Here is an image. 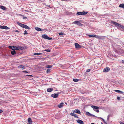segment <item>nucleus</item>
<instances>
[{
  "label": "nucleus",
  "mask_w": 124,
  "mask_h": 124,
  "mask_svg": "<svg viewBox=\"0 0 124 124\" xmlns=\"http://www.w3.org/2000/svg\"><path fill=\"white\" fill-rule=\"evenodd\" d=\"M111 23L114 24L116 26L118 27H120L122 29L124 30V26L123 25H121L117 23L114 21H112L111 22Z\"/></svg>",
  "instance_id": "obj_1"
},
{
  "label": "nucleus",
  "mask_w": 124,
  "mask_h": 124,
  "mask_svg": "<svg viewBox=\"0 0 124 124\" xmlns=\"http://www.w3.org/2000/svg\"><path fill=\"white\" fill-rule=\"evenodd\" d=\"M115 51L116 53L117 54H122L123 53V51L122 49H119L118 50L115 49L114 50Z\"/></svg>",
  "instance_id": "obj_2"
},
{
  "label": "nucleus",
  "mask_w": 124,
  "mask_h": 124,
  "mask_svg": "<svg viewBox=\"0 0 124 124\" xmlns=\"http://www.w3.org/2000/svg\"><path fill=\"white\" fill-rule=\"evenodd\" d=\"M42 37L44 39L48 40H51L52 39L49 38L46 34H44L42 35Z\"/></svg>",
  "instance_id": "obj_3"
},
{
  "label": "nucleus",
  "mask_w": 124,
  "mask_h": 124,
  "mask_svg": "<svg viewBox=\"0 0 124 124\" xmlns=\"http://www.w3.org/2000/svg\"><path fill=\"white\" fill-rule=\"evenodd\" d=\"M8 47L9 49H11L13 50H19V48L18 47L15 46H9Z\"/></svg>",
  "instance_id": "obj_4"
},
{
  "label": "nucleus",
  "mask_w": 124,
  "mask_h": 124,
  "mask_svg": "<svg viewBox=\"0 0 124 124\" xmlns=\"http://www.w3.org/2000/svg\"><path fill=\"white\" fill-rule=\"evenodd\" d=\"M87 13V12L83 11L81 12H78L76 14H77L79 15H82L86 14Z\"/></svg>",
  "instance_id": "obj_5"
},
{
  "label": "nucleus",
  "mask_w": 124,
  "mask_h": 124,
  "mask_svg": "<svg viewBox=\"0 0 124 124\" xmlns=\"http://www.w3.org/2000/svg\"><path fill=\"white\" fill-rule=\"evenodd\" d=\"M75 48L77 49H79L81 48V46L78 43H76L75 44Z\"/></svg>",
  "instance_id": "obj_6"
},
{
  "label": "nucleus",
  "mask_w": 124,
  "mask_h": 124,
  "mask_svg": "<svg viewBox=\"0 0 124 124\" xmlns=\"http://www.w3.org/2000/svg\"><path fill=\"white\" fill-rule=\"evenodd\" d=\"M59 94V93H58L57 94L54 93L52 94H51V96L54 98H57L58 97Z\"/></svg>",
  "instance_id": "obj_7"
},
{
  "label": "nucleus",
  "mask_w": 124,
  "mask_h": 124,
  "mask_svg": "<svg viewBox=\"0 0 124 124\" xmlns=\"http://www.w3.org/2000/svg\"><path fill=\"white\" fill-rule=\"evenodd\" d=\"M35 29L37 31H44L45 30V29H41L40 28L38 27H36L35 28Z\"/></svg>",
  "instance_id": "obj_8"
},
{
  "label": "nucleus",
  "mask_w": 124,
  "mask_h": 124,
  "mask_svg": "<svg viewBox=\"0 0 124 124\" xmlns=\"http://www.w3.org/2000/svg\"><path fill=\"white\" fill-rule=\"evenodd\" d=\"M0 28L7 30L9 28H8L7 26H0Z\"/></svg>",
  "instance_id": "obj_9"
},
{
  "label": "nucleus",
  "mask_w": 124,
  "mask_h": 124,
  "mask_svg": "<svg viewBox=\"0 0 124 124\" xmlns=\"http://www.w3.org/2000/svg\"><path fill=\"white\" fill-rule=\"evenodd\" d=\"M110 68L108 67H107L105 68L103 70V72H107L110 70Z\"/></svg>",
  "instance_id": "obj_10"
},
{
  "label": "nucleus",
  "mask_w": 124,
  "mask_h": 124,
  "mask_svg": "<svg viewBox=\"0 0 124 124\" xmlns=\"http://www.w3.org/2000/svg\"><path fill=\"white\" fill-rule=\"evenodd\" d=\"M74 23H75L77 24L78 25L81 26L82 25V24L79 21H75Z\"/></svg>",
  "instance_id": "obj_11"
},
{
  "label": "nucleus",
  "mask_w": 124,
  "mask_h": 124,
  "mask_svg": "<svg viewBox=\"0 0 124 124\" xmlns=\"http://www.w3.org/2000/svg\"><path fill=\"white\" fill-rule=\"evenodd\" d=\"M74 113H78L80 114H81V112L78 109H75L74 111H73Z\"/></svg>",
  "instance_id": "obj_12"
},
{
  "label": "nucleus",
  "mask_w": 124,
  "mask_h": 124,
  "mask_svg": "<svg viewBox=\"0 0 124 124\" xmlns=\"http://www.w3.org/2000/svg\"><path fill=\"white\" fill-rule=\"evenodd\" d=\"M77 121L78 123L80 124H84L83 122L82 121L78 119L77 120Z\"/></svg>",
  "instance_id": "obj_13"
},
{
  "label": "nucleus",
  "mask_w": 124,
  "mask_h": 124,
  "mask_svg": "<svg viewBox=\"0 0 124 124\" xmlns=\"http://www.w3.org/2000/svg\"><path fill=\"white\" fill-rule=\"evenodd\" d=\"M70 115L72 116H73L77 118H78V117L77 115L72 113H71Z\"/></svg>",
  "instance_id": "obj_14"
},
{
  "label": "nucleus",
  "mask_w": 124,
  "mask_h": 124,
  "mask_svg": "<svg viewBox=\"0 0 124 124\" xmlns=\"http://www.w3.org/2000/svg\"><path fill=\"white\" fill-rule=\"evenodd\" d=\"M102 36H99L98 35H96V36H95V38H96L98 39H102Z\"/></svg>",
  "instance_id": "obj_15"
},
{
  "label": "nucleus",
  "mask_w": 124,
  "mask_h": 124,
  "mask_svg": "<svg viewBox=\"0 0 124 124\" xmlns=\"http://www.w3.org/2000/svg\"><path fill=\"white\" fill-rule=\"evenodd\" d=\"M0 8H1L4 10L7 9L6 8L3 6L0 5Z\"/></svg>",
  "instance_id": "obj_16"
},
{
  "label": "nucleus",
  "mask_w": 124,
  "mask_h": 124,
  "mask_svg": "<svg viewBox=\"0 0 124 124\" xmlns=\"http://www.w3.org/2000/svg\"><path fill=\"white\" fill-rule=\"evenodd\" d=\"M63 104L64 103H61L59 105H58V107L60 108H62L63 106Z\"/></svg>",
  "instance_id": "obj_17"
},
{
  "label": "nucleus",
  "mask_w": 124,
  "mask_h": 124,
  "mask_svg": "<svg viewBox=\"0 0 124 124\" xmlns=\"http://www.w3.org/2000/svg\"><path fill=\"white\" fill-rule=\"evenodd\" d=\"M17 23L21 27L23 28L24 24H23L22 23H20L19 22H17Z\"/></svg>",
  "instance_id": "obj_18"
},
{
  "label": "nucleus",
  "mask_w": 124,
  "mask_h": 124,
  "mask_svg": "<svg viewBox=\"0 0 124 124\" xmlns=\"http://www.w3.org/2000/svg\"><path fill=\"white\" fill-rule=\"evenodd\" d=\"M91 107L93 108L94 109H98L99 108V107H98L93 105L91 106Z\"/></svg>",
  "instance_id": "obj_19"
},
{
  "label": "nucleus",
  "mask_w": 124,
  "mask_h": 124,
  "mask_svg": "<svg viewBox=\"0 0 124 124\" xmlns=\"http://www.w3.org/2000/svg\"><path fill=\"white\" fill-rule=\"evenodd\" d=\"M28 122L29 123H32V122L31 119L30 117H29L28 118Z\"/></svg>",
  "instance_id": "obj_20"
},
{
  "label": "nucleus",
  "mask_w": 124,
  "mask_h": 124,
  "mask_svg": "<svg viewBox=\"0 0 124 124\" xmlns=\"http://www.w3.org/2000/svg\"><path fill=\"white\" fill-rule=\"evenodd\" d=\"M53 90V88H48L47 89V91L48 92H51Z\"/></svg>",
  "instance_id": "obj_21"
},
{
  "label": "nucleus",
  "mask_w": 124,
  "mask_h": 124,
  "mask_svg": "<svg viewBox=\"0 0 124 124\" xmlns=\"http://www.w3.org/2000/svg\"><path fill=\"white\" fill-rule=\"evenodd\" d=\"M115 91L116 92L120 93L123 94V92L119 90H115Z\"/></svg>",
  "instance_id": "obj_22"
},
{
  "label": "nucleus",
  "mask_w": 124,
  "mask_h": 124,
  "mask_svg": "<svg viewBox=\"0 0 124 124\" xmlns=\"http://www.w3.org/2000/svg\"><path fill=\"white\" fill-rule=\"evenodd\" d=\"M23 28H24L25 29L29 30L30 29V28L27 25H24Z\"/></svg>",
  "instance_id": "obj_23"
},
{
  "label": "nucleus",
  "mask_w": 124,
  "mask_h": 124,
  "mask_svg": "<svg viewBox=\"0 0 124 124\" xmlns=\"http://www.w3.org/2000/svg\"><path fill=\"white\" fill-rule=\"evenodd\" d=\"M119 7L120 8H122L124 9V4H120L119 6Z\"/></svg>",
  "instance_id": "obj_24"
},
{
  "label": "nucleus",
  "mask_w": 124,
  "mask_h": 124,
  "mask_svg": "<svg viewBox=\"0 0 124 124\" xmlns=\"http://www.w3.org/2000/svg\"><path fill=\"white\" fill-rule=\"evenodd\" d=\"M11 53L12 55H14L16 54V52L15 50H13L11 52Z\"/></svg>",
  "instance_id": "obj_25"
},
{
  "label": "nucleus",
  "mask_w": 124,
  "mask_h": 124,
  "mask_svg": "<svg viewBox=\"0 0 124 124\" xmlns=\"http://www.w3.org/2000/svg\"><path fill=\"white\" fill-rule=\"evenodd\" d=\"M86 114L89 116H92V114H91L89 112H86Z\"/></svg>",
  "instance_id": "obj_26"
},
{
  "label": "nucleus",
  "mask_w": 124,
  "mask_h": 124,
  "mask_svg": "<svg viewBox=\"0 0 124 124\" xmlns=\"http://www.w3.org/2000/svg\"><path fill=\"white\" fill-rule=\"evenodd\" d=\"M88 36L91 37H95V35H88Z\"/></svg>",
  "instance_id": "obj_27"
},
{
  "label": "nucleus",
  "mask_w": 124,
  "mask_h": 124,
  "mask_svg": "<svg viewBox=\"0 0 124 124\" xmlns=\"http://www.w3.org/2000/svg\"><path fill=\"white\" fill-rule=\"evenodd\" d=\"M42 54V53H35L34 54L35 55H41Z\"/></svg>",
  "instance_id": "obj_28"
},
{
  "label": "nucleus",
  "mask_w": 124,
  "mask_h": 124,
  "mask_svg": "<svg viewBox=\"0 0 124 124\" xmlns=\"http://www.w3.org/2000/svg\"><path fill=\"white\" fill-rule=\"evenodd\" d=\"M20 68H21L24 69L25 68V67L23 65H20Z\"/></svg>",
  "instance_id": "obj_29"
},
{
  "label": "nucleus",
  "mask_w": 124,
  "mask_h": 124,
  "mask_svg": "<svg viewBox=\"0 0 124 124\" xmlns=\"http://www.w3.org/2000/svg\"><path fill=\"white\" fill-rule=\"evenodd\" d=\"M52 65H47L46 66V68H52Z\"/></svg>",
  "instance_id": "obj_30"
},
{
  "label": "nucleus",
  "mask_w": 124,
  "mask_h": 124,
  "mask_svg": "<svg viewBox=\"0 0 124 124\" xmlns=\"http://www.w3.org/2000/svg\"><path fill=\"white\" fill-rule=\"evenodd\" d=\"M19 49H20L23 50V47L22 46H19L18 47Z\"/></svg>",
  "instance_id": "obj_31"
},
{
  "label": "nucleus",
  "mask_w": 124,
  "mask_h": 124,
  "mask_svg": "<svg viewBox=\"0 0 124 124\" xmlns=\"http://www.w3.org/2000/svg\"><path fill=\"white\" fill-rule=\"evenodd\" d=\"M73 81L75 82H77L78 81V79H73Z\"/></svg>",
  "instance_id": "obj_32"
},
{
  "label": "nucleus",
  "mask_w": 124,
  "mask_h": 124,
  "mask_svg": "<svg viewBox=\"0 0 124 124\" xmlns=\"http://www.w3.org/2000/svg\"><path fill=\"white\" fill-rule=\"evenodd\" d=\"M45 51H46L47 52H50V50L48 49H45L44 50Z\"/></svg>",
  "instance_id": "obj_33"
},
{
  "label": "nucleus",
  "mask_w": 124,
  "mask_h": 124,
  "mask_svg": "<svg viewBox=\"0 0 124 124\" xmlns=\"http://www.w3.org/2000/svg\"><path fill=\"white\" fill-rule=\"evenodd\" d=\"M28 34V33L27 32V31L26 30H25L24 31V34L25 35V34Z\"/></svg>",
  "instance_id": "obj_34"
},
{
  "label": "nucleus",
  "mask_w": 124,
  "mask_h": 124,
  "mask_svg": "<svg viewBox=\"0 0 124 124\" xmlns=\"http://www.w3.org/2000/svg\"><path fill=\"white\" fill-rule=\"evenodd\" d=\"M90 69H88L86 71V72H88L90 71Z\"/></svg>",
  "instance_id": "obj_35"
},
{
  "label": "nucleus",
  "mask_w": 124,
  "mask_h": 124,
  "mask_svg": "<svg viewBox=\"0 0 124 124\" xmlns=\"http://www.w3.org/2000/svg\"><path fill=\"white\" fill-rule=\"evenodd\" d=\"M63 32H60L59 33V34L60 35H63Z\"/></svg>",
  "instance_id": "obj_36"
},
{
  "label": "nucleus",
  "mask_w": 124,
  "mask_h": 124,
  "mask_svg": "<svg viewBox=\"0 0 124 124\" xmlns=\"http://www.w3.org/2000/svg\"><path fill=\"white\" fill-rule=\"evenodd\" d=\"M120 97H117V99L118 100H120Z\"/></svg>",
  "instance_id": "obj_37"
},
{
  "label": "nucleus",
  "mask_w": 124,
  "mask_h": 124,
  "mask_svg": "<svg viewBox=\"0 0 124 124\" xmlns=\"http://www.w3.org/2000/svg\"><path fill=\"white\" fill-rule=\"evenodd\" d=\"M26 76H29V77H30V76L33 77V76L31 75H26Z\"/></svg>",
  "instance_id": "obj_38"
},
{
  "label": "nucleus",
  "mask_w": 124,
  "mask_h": 124,
  "mask_svg": "<svg viewBox=\"0 0 124 124\" xmlns=\"http://www.w3.org/2000/svg\"><path fill=\"white\" fill-rule=\"evenodd\" d=\"M50 70L49 69H47V71H47V73L48 72H49L50 71Z\"/></svg>",
  "instance_id": "obj_39"
},
{
  "label": "nucleus",
  "mask_w": 124,
  "mask_h": 124,
  "mask_svg": "<svg viewBox=\"0 0 124 124\" xmlns=\"http://www.w3.org/2000/svg\"><path fill=\"white\" fill-rule=\"evenodd\" d=\"M119 123L120 124H124V123L122 122H120Z\"/></svg>",
  "instance_id": "obj_40"
},
{
  "label": "nucleus",
  "mask_w": 124,
  "mask_h": 124,
  "mask_svg": "<svg viewBox=\"0 0 124 124\" xmlns=\"http://www.w3.org/2000/svg\"><path fill=\"white\" fill-rule=\"evenodd\" d=\"M99 118H100V119H102V120L103 121H104V119L102 118H101V117H99Z\"/></svg>",
  "instance_id": "obj_41"
},
{
  "label": "nucleus",
  "mask_w": 124,
  "mask_h": 124,
  "mask_svg": "<svg viewBox=\"0 0 124 124\" xmlns=\"http://www.w3.org/2000/svg\"><path fill=\"white\" fill-rule=\"evenodd\" d=\"M96 112L98 113L99 112V111L97 109V110H96Z\"/></svg>",
  "instance_id": "obj_42"
},
{
  "label": "nucleus",
  "mask_w": 124,
  "mask_h": 124,
  "mask_svg": "<svg viewBox=\"0 0 124 124\" xmlns=\"http://www.w3.org/2000/svg\"><path fill=\"white\" fill-rule=\"evenodd\" d=\"M19 15L21 16H23V17H24V16L22 15H21V14H19Z\"/></svg>",
  "instance_id": "obj_43"
},
{
  "label": "nucleus",
  "mask_w": 124,
  "mask_h": 124,
  "mask_svg": "<svg viewBox=\"0 0 124 124\" xmlns=\"http://www.w3.org/2000/svg\"><path fill=\"white\" fill-rule=\"evenodd\" d=\"M23 72H25V73H28V72L27 71H22Z\"/></svg>",
  "instance_id": "obj_44"
},
{
  "label": "nucleus",
  "mask_w": 124,
  "mask_h": 124,
  "mask_svg": "<svg viewBox=\"0 0 124 124\" xmlns=\"http://www.w3.org/2000/svg\"><path fill=\"white\" fill-rule=\"evenodd\" d=\"M3 111L2 110H0V113L3 112Z\"/></svg>",
  "instance_id": "obj_45"
},
{
  "label": "nucleus",
  "mask_w": 124,
  "mask_h": 124,
  "mask_svg": "<svg viewBox=\"0 0 124 124\" xmlns=\"http://www.w3.org/2000/svg\"><path fill=\"white\" fill-rule=\"evenodd\" d=\"M27 17H23V19H27Z\"/></svg>",
  "instance_id": "obj_46"
},
{
  "label": "nucleus",
  "mask_w": 124,
  "mask_h": 124,
  "mask_svg": "<svg viewBox=\"0 0 124 124\" xmlns=\"http://www.w3.org/2000/svg\"><path fill=\"white\" fill-rule=\"evenodd\" d=\"M15 32H19V31L18 30H16L15 31Z\"/></svg>",
  "instance_id": "obj_47"
},
{
  "label": "nucleus",
  "mask_w": 124,
  "mask_h": 124,
  "mask_svg": "<svg viewBox=\"0 0 124 124\" xmlns=\"http://www.w3.org/2000/svg\"><path fill=\"white\" fill-rule=\"evenodd\" d=\"M122 62L123 63H124V60H122Z\"/></svg>",
  "instance_id": "obj_48"
},
{
  "label": "nucleus",
  "mask_w": 124,
  "mask_h": 124,
  "mask_svg": "<svg viewBox=\"0 0 124 124\" xmlns=\"http://www.w3.org/2000/svg\"><path fill=\"white\" fill-rule=\"evenodd\" d=\"M109 115H108V118H109Z\"/></svg>",
  "instance_id": "obj_49"
},
{
  "label": "nucleus",
  "mask_w": 124,
  "mask_h": 124,
  "mask_svg": "<svg viewBox=\"0 0 124 124\" xmlns=\"http://www.w3.org/2000/svg\"><path fill=\"white\" fill-rule=\"evenodd\" d=\"M62 1H66L67 0H61Z\"/></svg>",
  "instance_id": "obj_50"
},
{
  "label": "nucleus",
  "mask_w": 124,
  "mask_h": 124,
  "mask_svg": "<svg viewBox=\"0 0 124 124\" xmlns=\"http://www.w3.org/2000/svg\"><path fill=\"white\" fill-rule=\"evenodd\" d=\"M91 124H94V123H92Z\"/></svg>",
  "instance_id": "obj_51"
},
{
  "label": "nucleus",
  "mask_w": 124,
  "mask_h": 124,
  "mask_svg": "<svg viewBox=\"0 0 124 124\" xmlns=\"http://www.w3.org/2000/svg\"><path fill=\"white\" fill-rule=\"evenodd\" d=\"M92 116H95L94 115H92Z\"/></svg>",
  "instance_id": "obj_52"
},
{
  "label": "nucleus",
  "mask_w": 124,
  "mask_h": 124,
  "mask_svg": "<svg viewBox=\"0 0 124 124\" xmlns=\"http://www.w3.org/2000/svg\"><path fill=\"white\" fill-rule=\"evenodd\" d=\"M48 7H50V5H49V6H48Z\"/></svg>",
  "instance_id": "obj_53"
},
{
  "label": "nucleus",
  "mask_w": 124,
  "mask_h": 124,
  "mask_svg": "<svg viewBox=\"0 0 124 124\" xmlns=\"http://www.w3.org/2000/svg\"><path fill=\"white\" fill-rule=\"evenodd\" d=\"M65 104H67V103H65Z\"/></svg>",
  "instance_id": "obj_54"
}]
</instances>
